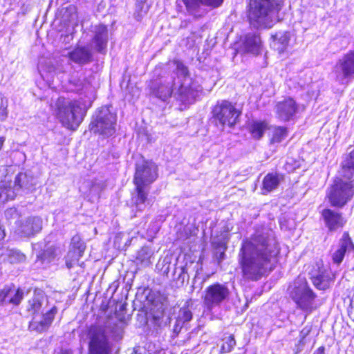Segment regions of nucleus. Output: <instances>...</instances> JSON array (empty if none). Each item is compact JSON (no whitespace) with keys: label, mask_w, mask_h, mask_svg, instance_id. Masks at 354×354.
Returning a JSON list of instances; mask_svg holds the SVG:
<instances>
[{"label":"nucleus","mask_w":354,"mask_h":354,"mask_svg":"<svg viewBox=\"0 0 354 354\" xmlns=\"http://www.w3.org/2000/svg\"><path fill=\"white\" fill-rule=\"evenodd\" d=\"M279 252L276 241L268 232L257 231L243 241L239 253V263L244 278L256 281L270 268V263Z\"/></svg>","instance_id":"obj_1"},{"label":"nucleus","mask_w":354,"mask_h":354,"mask_svg":"<svg viewBox=\"0 0 354 354\" xmlns=\"http://www.w3.org/2000/svg\"><path fill=\"white\" fill-rule=\"evenodd\" d=\"M175 63L178 76V83L180 84L178 89L176 91V83L174 77H169L151 81L149 86L151 93L162 101L167 100L174 93L178 100L184 104H190L202 93L203 88L188 76V70L182 62L176 61Z\"/></svg>","instance_id":"obj_2"},{"label":"nucleus","mask_w":354,"mask_h":354,"mask_svg":"<svg viewBox=\"0 0 354 354\" xmlns=\"http://www.w3.org/2000/svg\"><path fill=\"white\" fill-rule=\"evenodd\" d=\"M75 91H84L87 100H71L59 97L52 105L53 111L57 120L62 124L71 130H75L82 122L86 110L91 106L93 88L88 83L78 81L75 84Z\"/></svg>","instance_id":"obj_3"},{"label":"nucleus","mask_w":354,"mask_h":354,"mask_svg":"<svg viewBox=\"0 0 354 354\" xmlns=\"http://www.w3.org/2000/svg\"><path fill=\"white\" fill-rule=\"evenodd\" d=\"M283 0H250L248 19L255 28H268L273 25L272 15L279 12Z\"/></svg>","instance_id":"obj_4"},{"label":"nucleus","mask_w":354,"mask_h":354,"mask_svg":"<svg viewBox=\"0 0 354 354\" xmlns=\"http://www.w3.org/2000/svg\"><path fill=\"white\" fill-rule=\"evenodd\" d=\"M354 195V180L337 178L329 188L327 197L332 206L342 207Z\"/></svg>","instance_id":"obj_5"},{"label":"nucleus","mask_w":354,"mask_h":354,"mask_svg":"<svg viewBox=\"0 0 354 354\" xmlns=\"http://www.w3.org/2000/svg\"><path fill=\"white\" fill-rule=\"evenodd\" d=\"M88 354H111L112 343L107 330L102 326H91L88 330Z\"/></svg>","instance_id":"obj_6"},{"label":"nucleus","mask_w":354,"mask_h":354,"mask_svg":"<svg viewBox=\"0 0 354 354\" xmlns=\"http://www.w3.org/2000/svg\"><path fill=\"white\" fill-rule=\"evenodd\" d=\"M116 115L109 107L98 109L90 123V129L95 133L111 136L115 131Z\"/></svg>","instance_id":"obj_7"},{"label":"nucleus","mask_w":354,"mask_h":354,"mask_svg":"<svg viewBox=\"0 0 354 354\" xmlns=\"http://www.w3.org/2000/svg\"><path fill=\"white\" fill-rule=\"evenodd\" d=\"M290 295L298 308L303 310H312L316 295L309 288L304 278L299 277L295 281Z\"/></svg>","instance_id":"obj_8"},{"label":"nucleus","mask_w":354,"mask_h":354,"mask_svg":"<svg viewBox=\"0 0 354 354\" xmlns=\"http://www.w3.org/2000/svg\"><path fill=\"white\" fill-rule=\"evenodd\" d=\"M230 291L224 283H215L207 286L203 291L202 299L204 306L209 310L219 306L228 299Z\"/></svg>","instance_id":"obj_9"},{"label":"nucleus","mask_w":354,"mask_h":354,"mask_svg":"<svg viewBox=\"0 0 354 354\" xmlns=\"http://www.w3.org/2000/svg\"><path fill=\"white\" fill-rule=\"evenodd\" d=\"M335 81L345 85L354 77V52L350 51L342 56L334 68Z\"/></svg>","instance_id":"obj_10"},{"label":"nucleus","mask_w":354,"mask_h":354,"mask_svg":"<svg viewBox=\"0 0 354 354\" xmlns=\"http://www.w3.org/2000/svg\"><path fill=\"white\" fill-rule=\"evenodd\" d=\"M158 177L157 167L151 161L142 160L136 164L133 183L136 187L148 188Z\"/></svg>","instance_id":"obj_11"},{"label":"nucleus","mask_w":354,"mask_h":354,"mask_svg":"<svg viewBox=\"0 0 354 354\" xmlns=\"http://www.w3.org/2000/svg\"><path fill=\"white\" fill-rule=\"evenodd\" d=\"M213 115L222 125L232 127L236 122L239 112L227 101L216 104L213 109Z\"/></svg>","instance_id":"obj_12"},{"label":"nucleus","mask_w":354,"mask_h":354,"mask_svg":"<svg viewBox=\"0 0 354 354\" xmlns=\"http://www.w3.org/2000/svg\"><path fill=\"white\" fill-rule=\"evenodd\" d=\"M310 279L314 286L319 290H326L333 281V274L328 266L317 263L310 273Z\"/></svg>","instance_id":"obj_13"},{"label":"nucleus","mask_w":354,"mask_h":354,"mask_svg":"<svg viewBox=\"0 0 354 354\" xmlns=\"http://www.w3.org/2000/svg\"><path fill=\"white\" fill-rule=\"evenodd\" d=\"M297 111L295 101L291 98H285L277 102L274 112L277 117L281 121H289L292 118Z\"/></svg>","instance_id":"obj_14"},{"label":"nucleus","mask_w":354,"mask_h":354,"mask_svg":"<svg viewBox=\"0 0 354 354\" xmlns=\"http://www.w3.org/2000/svg\"><path fill=\"white\" fill-rule=\"evenodd\" d=\"M55 313L56 310L52 308L50 310L44 314L41 317L35 316L32 321L30 322L29 328L32 330H35L39 333L45 331L51 324Z\"/></svg>","instance_id":"obj_15"},{"label":"nucleus","mask_w":354,"mask_h":354,"mask_svg":"<svg viewBox=\"0 0 354 354\" xmlns=\"http://www.w3.org/2000/svg\"><path fill=\"white\" fill-rule=\"evenodd\" d=\"M92 31L94 35L92 41L95 44V48L97 51L102 52L106 48L108 41L107 27L100 24L94 26Z\"/></svg>","instance_id":"obj_16"},{"label":"nucleus","mask_w":354,"mask_h":354,"mask_svg":"<svg viewBox=\"0 0 354 354\" xmlns=\"http://www.w3.org/2000/svg\"><path fill=\"white\" fill-rule=\"evenodd\" d=\"M34 185V179L32 176L26 173H19L15 177L13 189L17 194H25L32 190Z\"/></svg>","instance_id":"obj_17"},{"label":"nucleus","mask_w":354,"mask_h":354,"mask_svg":"<svg viewBox=\"0 0 354 354\" xmlns=\"http://www.w3.org/2000/svg\"><path fill=\"white\" fill-rule=\"evenodd\" d=\"M68 57L71 61L83 65L91 61L92 53L88 47L78 46L69 52Z\"/></svg>","instance_id":"obj_18"},{"label":"nucleus","mask_w":354,"mask_h":354,"mask_svg":"<svg viewBox=\"0 0 354 354\" xmlns=\"http://www.w3.org/2000/svg\"><path fill=\"white\" fill-rule=\"evenodd\" d=\"M350 248L354 249L351 238L347 233H344L340 239L338 248L332 254V259L334 263L340 264L344 259L345 253Z\"/></svg>","instance_id":"obj_19"},{"label":"nucleus","mask_w":354,"mask_h":354,"mask_svg":"<svg viewBox=\"0 0 354 354\" xmlns=\"http://www.w3.org/2000/svg\"><path fill=\"white\" fill-rule=\"evenodd\" d=\"M149 189L141 187H136V192L132 194V207L138 212L143 211L148 203Z\"/></svg>","instance_id":"obj_20"},{"label":"nucleus","mask_w":354,"mask_h":354,"mask_svg":"<svg viewBox=\"0 0 354 354\" xmlns=\"http://www.w3.org/2000/svg\"><path fill=\"white\" fill-rule=\"evenodd\" d=\"M322 216L324 218L326 224L330 230H335L343 226L344 221L341 214L330 210L325 209L322 212Z\"/></svg>","instance_id":"obj_21"},{"label":"nucleus","mask_w":354,"mask_h":354,"mask_svg":"<svg viewBox=\"0 0 354 354\" xmlns=\"http://www.w3.org/2000/svg\"><path fill=\"white\" fill-rule=\"evenodd\" d=\"M42 227V221L39 217H30L26 219L20 227V232L26 236L39 232Z\"/></svg>","instance_id":"obj_22"},{"label":"nucleus","mask_w":354,"mask_h":354,"mask_svg":"<svg viewBox=\"0 0 354 354\" xmlns=\"http://www.w3.org/2000/svg\"><path fill=\"white\" fill-rule=\"evenodd\" d=\"M283 180V175L278 173H269L263 178L262 193L266 194L276 189Z\"/></svg>","instance_id":"obj_23"},{"label":"nucleus","mask_w":354,"mask_h":354,"mask_svg":"<svg viewBox=\"0 0 354 354\" xmlns=\"http://www.w3.org/2000/svg\"><path fill=\"white\" fill-rule=\"evenodd\" d=\"M272 38L273 39L271 44L272 48L279 53H282L288 46L290 35L288 32H279L272 35Z\"/></svg>","instance_id":"obj_24"},{"label":"nucleus","mask_w":354,"mask_h":354,"mask_svg":"<svg viewBox=\"0 0 354 354\" xmlns=\"http://www.w3.org/2000/svg\"><path fill=\"white\" fill-rule=\"evenodd\" d=\"M261 47L260 37L255 34H248L243 43V48L245 51L254 55L259 53Z\"/></svg>","instance_id":"obj_25"},{"label":"nucleus","mask_w":354,"mask_h":354,"mask_svg":"<svg viewBox=\"0 0 354 354\" xmlns=\"http://www.w3.org/2000/svg\"><path fill=\"white\" fill-rule=\"evenodd\" d=\"M341 174L344 178L354 180V149L343 161Z\"/></svg>","instance_id":"obj_26"},{"label":"nucleus","mask_w":354,"mask_h":354,"mask_svg":"<svg viewBox=\"0 0 354 354\" xmlns=\"http://www.w3.org/2000/svg\"><path fill=\"white\" fill-rule=\"evenodd\" d=\"M6 289H9V293L6 296V304L19 305L24 297V292L20 288H17L14 285L6 286Z\"/></svg>","instance_id":"obj_27"},{"label":"nucleus","mask_w":354,"mask_h":354,"mask_svg":"<svg viewBox=\"0 0 354 354\" xmlns=\"http://www.w3.org/2000/svg\"><path fill=\"white\" fill-rule=\"evenodd\" d=\"M1 255L4 261L6 260L12 264L21 263L26 260V256L15 249H6Z\"/></svg>","instance_id":"obj_28"},{"label":"nucleus","mask_w":354,"mask_h":354,"mask_svg":"<svg viewBox=\"0 0 354 354\" xmlns=\"http://www.w3.org/2000/svg\"><path fill=\"white\" fill-rule=\"evenodd\" d=\"M153 252L148 247L142 248L137 253L136 260L145 266L151 264V258Z\"/></svg>","instance_id":"obj_29"},{"label":"nucleus","mask_w":354,"mask_h":354,"mask_svg":"<svg viewBox=\"0 0 354 354\" xmlns=\"http://www.w3.org/2000/svg\"><path fill=\"white\" fill-rule=\"evenodd\" d=\"M17 196V193L10 185L8 187L3 183L0 187V203H5L8 200H12Z\"/></svg>","instance_id":"obj_30"},{"label":"nucleus","mask_w":354,"mask_h":354,"mask_svg":"<svg viewBox=\"0 0 354 354\" xmlns=\"http://www.w3.org/2000/svg\"><path fill=\"white\" fill-rule=\"evenodd\" d=\"M266 128L267 124L266 122H254L250 127V131L254 138L259 139L262 137Z\"/></svg>","instance_id":"obj_31"},{"label":"nucleus","mask_w":354,"mask_h":354,"mask_svg":"<svg viewBox=\"0 0 354 354\" xmlns=\"http://www.w3.org/2000/svg\"><path fill=\"white\" fill-rule=\"evenodd\" d=\"M83 254H79L75 250L68 251L66 257V265L68 268H71L82 257Z\"/></svg>","instance_id":"obj_32"},{"label":"nucleus","mask_w":354,"mask_h":354,"mask_svg":"<svg viewBox=\"0 0 354 354\" xmlns=\"http://www.w3.org/2000/svg\"><path fill=\"white\" fill-rule=\"evenodd\" d=\"M287 136V130L285 127H274L273 131L272 137L271 139V142L272 143L274 142H280Z\"/></svg>","instance_id":"obj_33"},{"label":"nucleus","mask_w":354,"mask_h":354,"mask_svg":"<svg viewBox=\"0 0 354 354\" xmlns=\"http://www.w3.org/2000/svg\"><path fill=\"white\" fill-rule=\"evenodd\" d=\"M85 248V243L82 241L79 235H75L72 238L71 250H75L79 254H83Z\"/></svg>","instance_id":"obj_34"},{"label":"nucleus","mask_w":354,"mask_h":354,"mask_svg":"<svg viewBox=\"0 0 354 354\" xmlns=\"http://www.w3.org/2000/svg\"><path fill=\"white\" fill-rule=\"evenodd\" d=\"M192 319V313L187 307H183L180 309L177 322L185 323Z\"/></svg>","instance_id":"obj_35"},{"label":"nucleus","mask_w":354,"mask_h":354,"mask_svg":"<svg viewBox=\"0 0 354 354\" xmlns=\"http://www.w3.org/2000/svg\"><path fill=\"white\" fill-rule=\"evenodd\" d=\"M236 344V341L232 335H230L223 339V343L221 346V351L223 353L230 352Z\"/></svg>","instance_id":"obj_36"},{"label":"nucleus","mask_w":354,"mask_h":354,"mask_svg":"<svg viewBox=\"0 0 354 354\" xmlns=\"http://www.w3.org/2000/svg\"><path fill=\"white\" fill-rule=\"evenodd\" d=\"M146 0H140V3L137 4L136 10L135 13V18L137 21L141 20L143 14H146L148 11V6H145Z\"/></svg>","instance_id":"obj_37"},{"label":"nucleus","mask_w":354,"mask_h":354,"mask_svg":"<svg viewBox=\"0 0 354 354\" xmlns=\"http://www.w3.org/2000/svg\"><path fill=\"white\" fill-rule=\"evenodd\" d=\"M102 189V184L100 183H93L91 186L88 195L92 197H99L100 193L101 192Z\"/></svg>","instance_id":"obj_38"},{"label":"nucleus","mask_w":354,"mask_h":354,"mask_svg":"<svg viewBox=\"0 0 354 354\" xmlns=\"http://www.w3.org/2000/svg\"><path fill=\"white\" fill-rule=\"evenodd\" d=\"M6 218L8 220L17 219L19 217V213L16 208H8L5 212Z\"/></svg>","instance_id":"obj_39"},{"label":"nucleus","mask_w":354,"mask_h":354,"mask_svg":"<svg viewBox=\"0 0 354 354\" xmlns=\"http://www.w3.org/2000/svg\"><path fill=\"white\" fill-rule=\"evenodd\" d=\"M30 308L29 310H32L33 313H37L41 306V303L37 299H32L29 301Z\"/></svg>","instance_id":"obj_40"},{"label":"nucleus","mask_w":354,"mask_h":354,"mask_svg":"<svg viewBox=\"0 0 354 354\" xmlns=\"http://www.w3.org/2000/svg\"><path fill=\"white\" fill-rule=\"evenodd\" d=\"M9 290V289H6V286L0 288V305L6 304V296H8Z\"/></svg>","instance_id":"obj_41"},{"label":"nucleus","mask_w":354,"mask_h":354,"mask_svg":"<svg viewBox=\"0 0 354 354\" xmlns=\"http://www.w3.org/2000/svg\"><path fill=\"white\" fill-rule=\"evenodd\" d=\"M311 331V327L309 326H306L301 331L299 334V337L301 338V341L304 339L306 337H307Z\"/></svg>","instance_id":"obj_42"},{"label":"nucleus","mask_w":354,"mask_h":354,"mask_svg":"<svg viewBox=\"0 0 354 354\" xmlns=\"http://www.w3.org/2000/svg\"><path fill=\"white\" fill-rule=\"evenodd\" d=\"M223 2V0H207V3L213 7L219 6Z\"/></svg>","instance_id":"obj_43"},{"label":"nucleus","mask_w":354,"mask_h":354,"mask_svg":"<svg viewBox=\"0 0 354 354\" xmlns=\"http://www.w3.org/2000/svg\"><path fill=\"white\" fill-rule=\"evenodd\" d=\"M183 324V323H182V322H176V323L174 327V333H175L176 334H178L182 328Z\"/></svg>","instance_id":"obj_44"},{"label":"nucleus","mask_w":354,"mask_h":354,"mask_svg":"<svg viewBox=\"0 0 354 354\" xmlns=\"http://www.w3.org/2000/svg\"><path fill=\"white\" fill-rule=\"evenodd\" d=\"M313 354H324V348L319 347L314 352Z\"/></svg>","instance_id":"obj_45"},{"label":"nucleus","mask_w":354,"mask_h":354,"mask_svg":"<svg viewBox=\"0 0 354 354\" xmlns=\"http://www.w3.org/2000/svg\"><path fill=\"white\" fill-rule=\"evenodd\" d=\"M61 354H73L71 351L69 350H65L62 351Z\"/></svg>","instance_id":"obj_46"},{"label":"nucleus","mask_w":354,"mask_h":354,"mask_svg":"<svg viewBox=\"0 0 354 354\" xmlns=\"http://www.w3.org/2000/svg\"><path fill=\"white\" fill-rule=\"evenodd\" d=\"M6 117V113H5V114L3 115V118H5Z\"/></svg>","instance_id":"obj_47"}]
</instances>
